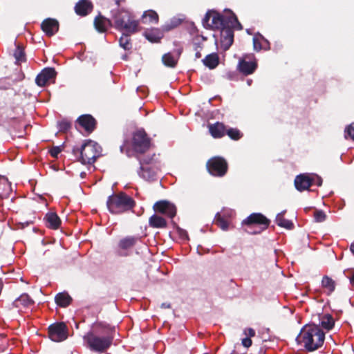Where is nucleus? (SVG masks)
Here are the masks:
<instances>
[{
    "label": "nucleus",
    "mask_w": 354,
    "mask_h": 354,
    "mask_svg": "<svg viewBox=\"0 0 354 354\" xmlns=\"http://www.w3.org/2000/svg\"><path fill=\"white\" fill-rule=\"evenodd\" d=\"M203 61L204 64L209 68H214L218 64V57L216 54H210Z\"/></svg>",
    "instance_id": "obj_28"
},
{
    "label": "nucleus",
    "mask_w": 354,
    "mask_h": 354,
    "mask_svg": "<svg viewBox=\"0 0 354 354\" xmlns=\"http://www.w3.org/2000/svg\"><path fill=\"white\" fill-rule=\"evenodd\" d=\"M320 323L324 328L330 330L333 327L335 322L332 316L327 314L321 318Z\"/></svg>",
    "instance_id": "obj_30"
},
{
    "label": "nucleus",
    "mask_w": 354,
    "mask_h": 354,
    "mask_svg": "<svg viewBox=\"0 0 354 354\" xmlns=\"http://www.w3.org/2000/svg\"><path fill=\"white\" fill-rule=\"evenodd\" d=\"M161 307L162 308H170V304H167V303H163V304H162Z\"/></svg>",
    "instance_id": "obj_50"
},
{
    "label": "nucleus",
    "mask_w": 354,
    "mask_h": 354,
    "mask_svg": "<svg viewBox=\"0 0 354 354\" xmlns=\"http://www.w3.org/2000/svg\"><path fill=\"white\" fill-rule=\"evenodd\" d=\"M251 82H252L251 80H248V84L250 85L251 84Z\"/></svg>",
    "instance_id": "obj_54"
},
{
    "label": "nucleus",
    "mask_w": 354,
    "mask_h": 354,
    "mask_svg": "<svg viewBox=\"0 0 354 354\" xmlns=\"http://www.w3.org/2000/svg\"><path fill=\"white\" fill-rule=\"evenodd\" d=\"M351 283H352V285L354 286V272H353V274L352 275V277L351 278Z\"/></svg>",
    "instance_id": "obj_52"
},
{
    "label": "nucleus",
    "mask_w": 354,
    "mask_h": 354,
    "mask_svg": "<svg viewBox=\"0 0 354 354\" xmlns=\"http://www.w3.org/2000/svg\"><path fill=\"white\" fill-rule=\"evenodd\" d=\"M79 124L87 131H92L95 127V120L90 115H84L77 120Z\"/></svg>",
    "instance_id": "obj_18"
},
{
    "label": "nucleus",
    "mask_w": 354,
    "mask_h": 354,
    "mask_svg": "<svg viewBox=\"0 0 354 354\" xmlns=\"http://www.w3.org/2000/svg\"><path fill=\"white\" fill-rule=\"evenodd\" d=\"M227 134L234 140H239L241 137V132L236 129H230L227 131Z\"/></svg>",
    "instance_id": "obj_38"
},
{
    "label": "nucleus",
    "mask_w": 354,
    "mask_h": 354,
    "mask_svg": "<svg viewBox=\"0 0 354 354\" xmlns=\"http://www.w3.org/2000/svg\"><path fill=\"white\" fill-rule=\"evenodd\" d=\"M34 304L33 300L27 294H22L13 303L12 305L19 310L30 307Z\"/></svg>",
    "instance_id": "obj_16"
},
{
    "label": "nucleus",
    "mask_w": 354,
    "mask_h": 354,
    "mask_svg": "<svg viewBox=\"0 0 354 354\" xmlns=\"http://www.w3.org/2000/svg\"><path fill=\"white\" fill-rule=\"evenodd\" d=\"M153 209L156 212L165 214L170 218H174L176 214V206L167 201L156 202L153 205Z\"/></svg>",
    "instance_id": "obj_11"
},
{
    "label": "nucleus",
    "mask_w": 354,
    "mask_h": 354,
    "mask_svg": "<svg viewBox=\"0 0 354 354\" xmlns=\"http://www.w3.org/2000/svg\"><path fill=\"white\" fill-rule=\"evenodd\" d=\"M351 252L354 254V243H352L350 247Z\"/></svg>",
    "instance_id": "obj_51"
},
{
    "label": "nucleus",
    "mask_w": 354,
    "mask_h": 354,
    "mask_svg": "<svg viewBox=\"0 0 354 354\" xmlns=\"http://www.w3.org/2000/svg\"><path fill=\"white\" fill-rule=\"evenodd\" d=\"M14 56L17 63L24 62L25 60L24 49L19 46H17L15 51Z\"/></svg>",
    "instance_id": "obj_36"
},
{
    "label": "nucleus",
    "mask_w": 354,
    "mask_h": 354,
    "mask_svg": "<svg viewBox=\"0 0 354 354\" xmlns=\"http://www.w3.org/2000/svg\"><path fill=\"white\" fill-rule=\"evenodd\" d=\"M220 31L221 44L224 50H227L232 46L234 41V33L230 24H214Z\"/></svg>",
    "instance_id": "obj_7"
},
{
    "label": "nucleus",
    "mask_w": 354,
    "mask_h": 354,
    "mask_svg": "<svg viewBox=\"0 0 354 354\" xmlns=\"http://www.w3.org/2000/svg\"><path fill=\"white\" fill-rule=\"evenodd\" d=\"M311 178H314L313 183L317 184L318 186H321L322 184V179L317 175L312 174Z\"/></svg>",
    "instance_id": "obj_45"
},
{
    "label": "nucleus",
    "mask_w": 354,
    "mask_h": 354,
    "mask_svg": "<svg viewBox=\"0 0 354 354\" xmlns=\"http://www.w3.org/2000/svg\"><path fill=\"white\" fill-rule=\"evenodd\" d=\"M187 20V17L185 15L179 14L175 17H174L171 19V22H185Z\"/></svg>",
    "instance_id": "obj_43"
},
{
    "label": "nucleus",
    "mask_w": 354,
    "mask_h": 354,
    "mask_svg": "<svg viewBox=\"0 0 354 354\" xmlns=\"http://www.w3.org/2000/svg\"><path fill=\"white\" fill-rule=\"evenodd\" d=\"M138 239L134 236H127L121 239L119 242V247L122 249H128L133 246Z\"/></svg>",
    "instance_id": "obj_27"
},
{
    "label": "nucleus",
    "mask_w": 354,
    "mask_h": 354,
    "mask_svg": "<svg viewBox=\"0 0 354 354\" xmlns=\"http://www.w3.org/2000/svg\"><path fill=\"white\" fill-rule=\"evenodd\" d=\"M48 335L51 340L59 342L67 338L66 326L63 323L53 324L48 328Z\"/></svg>",
    "instance_id": "obj_8"
},
{
    "label": "nucleus",
    "mask_w": 354,
    "mask_h": 354,
    "mask_svg": "<svg viewBox=\"0 0 354 354\" xmlns=\"http://www.w3.org/2000/svg\"><path fill=\"white\" fill-rule=\"evenodd\" d=\"M253 44H254V48L256 50H260L261 49V46L259 44V41L257 38L254 37L253 39Z\"/></svg>",
    "instance_id": "obj_46"
},
{
    "label": "nucleus",
    "mask_w": 354,
    "mask_h": 354,
    "mask_svg": "<svg viewBox=\"0 0 354 354\" xmlns=\"http://www.w3.org/2000/svg\"><path fill=\"white\" fill-rule=\"evenodd\" d=\"M325 339L324 333L316 325L305 326L297 335L296 341L308 351L320 348Z\"/></svg>",
    "instance_id": "obj_1"
},
{
    "label": "nucleus",
    "mask_w": 354,
    "mask_h": 354,
    "mask_svg": "<svg viewBox=\"0 0 354 354\" xmlns=\"http://www.w3.org/2000/svg\"><path fill=\"white\" fill-rule=\"evenodd\" d=\"M146 38L151 42H158L162 37V34L159 30H152L145 33Z\"/></svg>",
    "instance_id": "obj_32"
},
{
    "label": "nucleus",
    "mask_w": 354,
    "mask_h": 354,
    "mask_svg": "<svg viewBox=\"0 0 354 354\" xmlns=\"http://www.w3.org/2000/svg\"><path fill=\"white\" fill-rule=\"evenodd\" d=\"M242 344L245 347L248 348V347H250L252 345V340L250 338H248V337L244 338L242 340Z\"/></svg>",
    "instance_id": "obj_47"
},
{
    "label": "nucleus",
    "mask_w": 354,
    "mask_h": 354,
    "mask_svg": "<svg viewBox=\"0 0 354 354\" xmlns=\"http://www.w3.org/2000/svg\"><path fill=\"white\" fill-rule=\"evenodd\" d=\"M113 19L114 22H138L134 19L129 11L123 9L118 10Z\"/></svg>",
    "instance_id": "obj_17"
},
{
    "label": "nucleus",
    "mask_w": 354,
    "mask_h": 354,
    "mask_svg": "<svg viewBox=\"0 0 354 354\" xmlns=\"http://www.w3.org/2000/svg\"><path fill=\"white\" fill-rule=\"evenodd\" d=\"M143 22H158L159 17L157 12L153 10H149L142 15Z\"/></svg>",
    "instance_id": "obj_26"
},
{
    "label": "nucleus",
    "mask_w": 354,
    "mask_h": 354,
    "mask_svg": "<svg viewBox=\"0 0 354 354\" xmlns=\"http://www.w3.org/2000/svg\"><path fill=\"white\" fill-rule=\"evenodd\" d=\"M212 17V22H239L236 15L230 9H225L223 13L214 9L208 10L205 15L202 22H209Z\"/></svg>",
    "instance_id": "obj_4"
},
{
    "label": "nucleus",
    "mask_w": 354,
    "mask_h": 354,
    "mask_svg": "<svg viewBox=\"0 0 354 354\" xmlns=\"http://www.w3.org/2000/svg\"><path fill=\"white\" fill-rule=\"evenodd\" d=\"M55 301L59 306L66 307L71 301V297L66 292H61L55 297Z\"/></svg>",
    "instance_id": "obj_24"
},
{
    "label": "nucleus",
    "mask_w": 354,
    "mask_h": 354,
    "mask_svg": "<svg viewBox=\"0 0 354 354\" xmlns=\"http://www.w3.org/2000/svg\"><path fill=\"white\" fill-rule=\"evenodd\" d=\"M314 178H311L309 174H300L295 178V185L297 190L302 192L311 186L313 183Z\"/></svg>",
    "instance_id": "obj_14"
},
{
    "label": "nucleus",
    "mask_w": 354,
    "mask_h": 354,
    "mask_svg": "<svg viewBox=\"0 0 354 354\" xmlns=\"http://www.w3.org/2000/svg\"><path fill=\"white\" fill-rule=\"evenodd\" d=\"M115 28L129 35L138 30V24H116Z\"/></svg>",
    "instance_id": "obj_21"
},
{
    "label": "nucleus",
    "mask_w": 354,
    "mask_h": 354,
    "mask_svg": "<svg viewBox=\"0 0 354 354\" xmlns=\"http://www.w3.org/2000/svg\"><path fill=\"white\" fill-rule=\"evenodd\" d=\"M56 72L52 68H44L36 77V84L39 86H45L55 77Z\"/></svg>",
    "instance_id": "obj_13"
},
{
    "label": "nucleus",
    "mask_w": 354,
    "mask_h": 354,
    "mask_svg": "<svg viewBox=\"0 0 354 354\" xmlns=\"http://www.w3.org/2000/svg\"><path fill=\"white\" fill-rule=\"evenodd\" d=\"M275 221L279 226L286 229H291L292 227V222L285 219L283 213H279L277 215Z\"/></svg>",
    "instance_id": "obj_31"
},
{
    "label": "nucleus",
    "mask_w": 354,
    "mask_h": 354,
    "mask_svg": "<svg viewBox=\"0 0 354 354\" xmlns=\"http://www.w3.org/2000/svg\"><path fill=\"white\" fill-rule=\"evenodd\" d=\"M135 205L133 200L123 192L113 194L106 201V206L111 214H121L131 209Z\"/></svg>",
    "instance_id": "obj_2"
},
{
    "label": "nucleus",
    "mask_w": 354,
    "mask_h": 354,
    "mask_svg": "<svg viewBox=\"0 0 354 354\" xmlns=\"http://www.w3.org/2000/svg\"><path fill=\"white\" fill-rule=\"evenodd\" d=\"M94 5L91 0H79L74 6L75 14L80 17H86L91 14Z\"/></svg>",
    "instance_id": "obj_12"
},
{
    "label": "nucleus",
    "mask_w": 354,
    "mask_h": 354,
    "mask_svg": "<svg viewBox=\"0 0 354 354\" xmlns=\"http://www.w3.org/2000/svg\"><path fill=\"white\" fill-rule=\"evenodd\" d=\"M216 223L223 230H227L228 229V223L221 218L218 214L216 215Z\"/></svg>",
    "instance_id": "obj_37"
},
{
    "label": "nucleus",
    "mask_w": 354,
    "mask_h": 354,
    "mask_svg": "<svg viewBox=\"0 0 354 354\" xmlns=\"http://www.w3.org/2000/svg\"><path fill=\"white\" fill-rule=\"evenodd\" d=\"M62 149L60 147H54L50 150V155L54 157L57 158L58 154L61 152Z\"/></svg>",
    "instance_id": "obj_44"
},
{
    "label": "nucleus",
    "mask_w": 354,
    "mask_h": 354,
    "mask_svg": "<svg viewBox=\"0 0 354 354\" xmlns=\"http://www.w3.org/2000/svg\"><path fill=\"white\" fill-rule=\"evenodd\" d=\"M120 45L124 49L127 50L131 48V44L128 37V34L122 32V36L120 39Z\"/></svg>",
    "instance_id": "obj_35"
},
{
    "label": "nucleus",
    "mask_w": 354,
    "mask_h": 354,
    "mask_svg": "<svg viewBox=\"0 0 354 354\" xmlns=\"http://www.w3.org/2000/svg\"><path fill=\"white\" fill-rule=\"evenodd\" d=\"M239 70L244 74L248 75L252 73L257 68V64L254 62H246L241 60L239 64Z\"/></svg>",
    "instance_id": "obj_20"
},
{
    "label": "nucleus",
    "mask_w": 354,
    "mask_h": 354,
    "mask_svg": "<svg viewBox=\"0 0 354 354\" xmlns=\"http://www.w3.org/2000/svg\"><path fill=\"white\" fill-rule=\"evenodd\" d=\"M93 22H111V20L106 18L100 12L95 17Z\"/></svg>",
    "instance_id": "obj_41"
},
{
    "label": "nucleus",
    "mask_w": 354,
    "mask_h": 354,
    "mask_svg": "<svg viewBox=\"0 0 354 354\" xmlns=\"http://www.w3.org/2000/svg\"><path fill=\"white\" fill-rule=\"evenodd\" d=\"M41 29L48 36H52L59 30V24H40Z\"/></svg>",
    "instance_id": "obj_23"
},
{
    "label": "nucleus",
    "mask_w": 354,
    "mask_h": 354,
    "mask_svg": "<svg viewBox=\"0 0 354 354\" xmlns=\"http://www.w3.org/2000/svg\"><path fill=\"white\" fill-rule=\"evenodd\" d=\"M207 168L209 172L215 176H224L227 170V163L221 157H214L207 162Z\"/></svg>",
    "instance_id": "obj_6"
},
{
    "label": "nucleus",
    "mask_w": 354,
    "mask_h": 354,
    "mask_svg": "<svg viewBox=\"0 0 354 354\" xmlns=\"http://www.w3.org/2000/svg\"><path fill=\"white\" fill-rule=\"evenodd\" d=\"M93 25L98 32H104L107 30L106 24H93Z\"/></svg>",
    "instance_id": "obj_42"
},
{
    "label": "nucleus",
    "mask_w": 354,
    "mask_h": 354,
    "mask_svg": "<svg viewBox=\"0 0 354 354\" xmlns=\"http://www.w3.org/2000/svg\"><path fill=\"white\" fill-rule=\"evenodd\" d=\"M10 189H11L10 185L6 179H3V180H0V196H1L3 197V196H8Z\"/></svg>",
    "instance_id": "obj_33"
},
{
    "label": "nucleus",
    "mask_w": 354,
    "mask_h": 354,
    "mask_svg": "<svg viewBox=\"0 0 354 354\" xmlns=\"http://www.w3.org/2000/svg\"><path fill=\"white\" fill-rule=\"evenodd\" d=\"M178 57H174L171 53H166L162 57V61L165 66L168 67H174L178 61Z\"/></svg>",
    "instance_id": "obj_29"
},
{
    "label": "nucleus",
    "mask_w": 354,
    "mask_h": 354,
    "mask_svg": "<svg viewBox=\"0 0 354 354\" xmlns=\"http://www.w3.org/2000/svg\"><path fill=\"white\" fill-rule=\"evenodd\" d=\"M46 219L47 221L48 226L53 229H57L61 223L58 216L53 212L48 213L46 215Z\"/></svg>",
    "instance_id": "obj_22"
},
{
    "label": "nucleus",
    "mask_w": 354,
    "mask_h": 354,
    "mask_svg": "<svg viewBox=\"0 0 354 354\" xmlns=\"http://www.w3.org/2000/svg\"><path fill=\"white\" fill-rule=\"evenodd\" d=\"M205 24H203V25H205ZM208 26H211V27H213V26L210 25L209 24H206Z\"/></svg>",
    "instance_id": "obj_53"
},
{
    "label": "nucleus",
    "mask_w": 354,
    "mask_h": 354,
    "mask_svg": "<svg viewBox=\"0 0 354 354\" xmlns=\"http://www.w3.org/2000/svg\"><path fill=\"white\" fill-rule=\"evenodd\" d=\"M149 147V141L146 133L142 131H138L133 137V148L138 153L145 152Z\"/></svg>",
    "instance_id": "obj_9"
},
{
    "label": "nucleus",
    "mask_w": 354,
    "mask_h": 354,
    "mask_svg": "<svg viewBox=\"0 0 354 354\" xmlns=\"http://www.w3.org/2000/svg\"><path fill=\"white\" fill-rule=\"evenodd\" d=\"M245 334L253 337L255 335V331L252 328H248L245 330Z\"/></svg>",
    "instance_id": "obj_48"
},
{
    "label": "nucleus",
    "mask_w": 354,
    "mask_h": 354,
    "mask_svg": "<svg viewBox=\"0 0 354 354\" xmlns=\"http://www.w3.org/2000/svg\"><path fill=\"white\" fill-rule=\"evenodd\" d=\"M244 223L248 225L260 224L266 229L269 225V221L261 214L254 213L249 216Z\"/></svg>",
    "instance_id": "obj_15"
},
{
    "label": "nucleus",
    "mask_w": 354,
    "mask_h": 354,
    "mask_svg": "<svg viewBox=\"0 0 354 354\" xmlns=\"http://www.w3.org/2000/svg\"><path fill=\"white\" fill-rule=\"evenodd\" d=\"M209 130L211 135L214 138L223 137L225 133V126L222 123L216 122L214 124H211L209 127Z\"/></svg>",
    "instance_id": "obj_19"
},
{
    "label": "nucleus",
    "mask_w": 354,
    "mask_h": 354,
    "mask_svg": "<svg viewBox=\"0 0 354 354\" xmlns=\"http://www.w3.org/2000/svg\"><path fill=\"white\" fill-rule=\"evenodd\" d=\"M345 138H347L348 136L354 140V122L351 124L345 131Z\"/></svg>",
    "instance_id": "obj_40"
},
{
    "label": "nucleus",
    "mask_w": 354,
    "mask_h": 354,
    "mask_svg": "<svg viewBox=\"0 0 354 354\" xmlns=\"http://www.w3.org/2000/svg\"><path fill=\"white\" fill-rule=\"evenodd\" d=\"M140 165L139 175L147 180H153L158 170L157 166L154 163L147 160L142 161Z\"/></svg>",
    "instance_id": "obj_10"
},
{
    "label": "nucleus",
    "mask_w": 354,
    "mask_h": 354,
    "mask_svg": "<svg viewBox=\"0 0 354 354\" xmlns=\"http://www.w3.org/2000/svg\"><path fill=\"white\" fill-rule=\"evenodd\" d=\"M91 350L96 352H104L111 344L112 338L109 337H100L92 333H88L84 337Z\"/></svg>",
    "instance_id": "obj_5"
},
{
    "label": "nucleus",
    "mask_w": 354,
    "mask_h": 354,
    "mask_svg": "<svg viewBox=\"0 0 354 354\" xmlns=\"http://www.w3.org/2000/svg\"><path fill=\"white\" fill-rule=\"evenodd\" d=\"M42 22H58L57 20L53 18H46L42 21Z\"/></svg>",
    "instance_id": "obj_49"
},
{
    "label": "nucleus",
    "mask_w": 354,
    "mask_h": 354,
    "mask_svg": "<svg viewBox=\"0 0 354 354\" xmlns=\"http://www.w3.org/2000/svg\"><path fill=\"white\" fill-rule=\"evenodd\" d=\"M80 160L82 164H93L101 153L100 146L95 142L88 140L82 146Z\"/></svg>",
    "instance_id": "obj_3"
},
{
    "label": "nucleus",
    "mask_w": 354,
    "mask_h": 354,
    "mask_svg": "<svg viewBox=\"0 0 354 354\" xmlns=\"http://www.w3.org/2000/svg\"><path fill=\"white\" fill-rule=\"evenodd\" d=\"M314 217L316 222H323L326 220V215L323 211L317 210L315 212Z\"/></svg>",
    "instance_id": "obj_39"
},
{
    "label": "nucleus",
    "mask_w": 354,
    "mask_h": 354,
    "mask_svg": "<svg viewBox=\"0 0 354 354\" xmlns=\"http://www.w3.org/2000/svg\"><path fill=\"white\" fill-rule=\"evenodd\" d=\"M149 222L151 227L157 228L165 227L167 225L165 218L158 215H153L151 216Z\"/></svg>",
    "instance_id": "obj_25"
},
{
    "label": "nucleus",
    "mask_w": 354,
    "mask_h": 354,
    "mask_svg": "<svg viewBox=\"0 0 354 354\" xmlns=\"http://www.w3.org/2000/svg\"><path fill=\"white\" fill-rule=\"evenodd\" d=\"M322 286L325 288L328 289V290L331 292L335 289V282L334 281L329 278L328 277H324L322 279Z\"/></svg>",
    "instance_id": "obj_34"
}]
</instances>
